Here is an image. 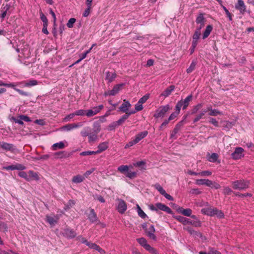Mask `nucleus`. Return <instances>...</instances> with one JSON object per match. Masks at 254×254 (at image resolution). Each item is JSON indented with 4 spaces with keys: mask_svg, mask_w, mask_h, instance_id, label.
<instances>
[{
    "mask_svg": "<svg viewBox=\"0 0 254 254\" xmlns=\"http://www.w3.org/2000/svg\"><path fill=\"white\" fill-rule=\"evenodd\" d=\"M232 185L234 190H242L249 188L250 182L248 180L240 179L232 182Z\"/></svg>",
    "mask_w": 254,
    "mask_h": 254,
    "instance_id": "f257e3e1",
    "label": "nucleus"
},
{
    "mask_svg": "<svg viewBox=\"0 0 254 254\" xmlns=\"http://www.w3.org/2000/svg\"><path fill=\"white\" fill-rule=\"evenodd\" d=\"M125 85V84L123 83L115 85L112 90L105 92L104 96L105 97H107L116 95L120 90H122Z\"/></svg>",
    "mask_w": 254,
    "mask_h": 254,
    "instance_id": "f03ea898",
    "label": "nucleus"
},
{
    "mask_svg": "<svg viewBox=\"0 0 254 254\" xmlns=\"http://www.w3.org/2000/svg\"><path fill=\"white\" fill-rule=\"evenodd\" d=\"M170 109V107L169 105L160 106L157 110H156L155 113L154 114L153 117L155 118H163L165 116V114Z\"/></svg>",
    "mask_w": 254,
    "mask_h": 254,
    "instance_id": "7ed1b4c3",
    "label": "nucleus"
},
{
    "mask_svg": "<svg viewBox=\"0 0 254 254\" xmlns=\"http://www.w3.org/2000/svg\"><path fill=\"white\" fill-rule=\"evenodd\" d=\"M0 148L4 151H10L12 153L14 152L17 150L14 144L3 141H0Z\"/></svg>",
    "mask_w": 254,
    "mask_h": 254,
    "instance_id": "20e7f679",
    "label": "nucleus"
},
{
    "mask_svg": "<svg viewBox=\"0 0 254 254\" xmlns=\"http://www.w3.org/2000/svg\"><path fill=\"white\" fill-rule=\"evenodd\" d=\"M244 150L243 148L236 147L235 151L231 154V157L234 160L240 159L244 156Z\"/></svg>",
    "mask_w": 254,
    "mask_h": 254,
    "instance_id": "39448f33",
    "label": "nucleus"
},
{
    "mask_svg": "<svg viewBox=\"0 0 254 254\" xmlns=\"http://www.w3.org/2000/svg\"><path fill=\"white\" fill-rule=\"evenodd\" d=\"M235 8L239 10L242 14L246 12V6L243 0H238L237 2L235 4Z\"/></svg>",
    "mask_w": 254,
    "mask_h": 254,
    "instance_id": "423d86ee",
    "label": "nucleus"
},
{
    "mask_svg": "<svg viewBox=\"0 0 254 254\" xmlns=\"http://www.w3.org/2000/svg\"><path fill=\"white\" fill-rule=\"evenodd\" d=\"M63 234L64 237L68 239H72L76 236L75 231L69 228L64 229Z\"/></svg>",
    "mask_w": 254,
    "mask_h": 254,
    "instance_id": "0eeeda50",
    "label": "nucleus"
},
{
    "mask_svg": "<svg viewBox=\"0 0 254 254\" xmlns=\"http://www.w3.org/2000/svg\"><path fill=\"white\" fill-rule=\"evenodd\" d=\"M119 201L117 210L120 213L123 214L127 209V205L126 202L122 199H120Z\"/></svg>",
    "mask_w": 254,
    "mask_h": 254,
    "instance_id": "6e6552de",
    "label": "nucleus"
},
{
    "mask_svg": "<svg viewBox=\"0 0 254 254\" xmlns=\"http://www.w3.org/2000/svg\"><path fill=\"white\" fill-rule=\"evenodd\" d=\"M155 205L157 207V210H160L164 211L168 214H173V211H172L171 208L162 203H157L155 204Z\"/></svg>",
    "mask_w": 254,
    "mask_h": 254,
    "instance_id": "1a4fd4ad",
    "label": "nucleus"
},
{
    "mask_svg": "<svg viewBox=\"0 0 254 254\" xmlns=\"http://www.w3.org/2000/svg\"><path fill=\"white\" fill-rule=\"evenodd\" d=\"M192 94H190L184 100H181L179 101L183 106V110H186L187 109L190 104V102L192 100Z\"/></svg>",
    "mask_w": 254,
    "mask_h": 254,
    "instance_id": "9d476101",
    "label": "nucleus"
},
{
    "mask_svg": "<svg viewBox=\"0 0 254 254\" xmlns=\"http://www.w3.org/2000/svg\"><path fill=\"white\" fill-rule=\"evenodd\" d=\"M88 219L91 223H95L98 220L97 214L93 209L90 210V213L88 215Z\"/></svg>",
    "mask_w": 254,
    "mask_h": 254,
    "instance_id": "9b49d317",
    "label": "nucleus"
},
{
    "mask_svg": "<svg viewBox=\"0 0 254 254\" xmlns=\"http://www.w3.org/2000/svg\"><path fill=\"white\" fill-rule=\"evenodd\" d=\"M155 229L154 226L151 225L149 227V229L147 230V232H146L145 233H146V235L149 238H150L154 241H156V237L154 234V233L155 232Z\"/></svg>",
    "mask_w": 254,
    "mask_h": 254,
    "instance_id": "f8f14e48",
    "label": "nucleus"
},
{
    "mask_svg": "<svg viewBox=\"0 0 254 254\" xmlns=\"http://www.w3.org/2000/svg\"><path fill=\"white\" fill-rule=\"evenodd\" d=\"M131 106L130 103L128 101L124 100V102L119 108V111L122 112H127Z\"/></svg>",
    "mask_w": 254,
    "mask_h": 254,
    "instance_id": "ddd939ff",
    "label": "nucleus"
},
{
    "mask_svg": "<svg viewBox=\"0 0 254 254\" xmlns=\"http://www.w3.org/2000/svg\"><path fill=\"white\" fill-rule=\"evenodd\" d=\"M117 75L116 72L112 73L110 71L106 72L105 79L108 81V83L112 82L117 77Z\"/></svg>",
    "mask_w": 254,
    "mask_h": 254,
    "instance_id": "4468645a",
    "label": "nucleus"
},
{
    "mask_svg": "<svg viewBox=\"0 0 254 254\" xmlns=\"http://www.w3.org/2000/svg\"><path fill=\"white\" fill-rule=\"evenodd\" d=\"M177 211L186 216H190L192 213V210L190 208L184 209L182 207H179Z\"/></svg>",
    "mask_w": 254,
    "mask_h": 254,
    "instance_id": "2eb2a0df",
    "label": "nucleus"
},
{
    "mask_svg": "<svg viewBox=\"0 0 254 254\" xmlns=\"http://www.w3.org/2000/svg\"><path fill=\"white\" fill-rule=\"evenodd\" d=\"M200 31H199V29H196L192 36V43L193 44V46H194L195 45H197L198 41L200 38Z\"/></svg>",
    "mask_w": 254,
    "mask_h": 254,
    "instance_id": "dca6fc26",
    "label": "nucleus"
},
{
    "mask_svg": "<svg viewBox=\"0 0 254 254\" xmlns=\"http://www.w3.org/2000/svg\"><path fill=\"white\" fill-rule=\"evenodd\" d=\"M202 214L210 216L215 215V208H204L201 210Z\"/></svg>",
    "mask_w": 254,
    "mask_h": 254,
    "instance_id": "f3484780",
    "label": "nucleus"
},
{
    "mask_svg": "<svg viewBox=\"0 0 254 254\" xmlns=\"http://www.w3.org/2000/svg\"><path fill=\"white\" fill-rule=\"evenodd\" d=\"M173 217L177 220L180 222L182 223L184 225H185L186 224H189L190 223H191L190 220L189 219L184 217L183 216L178 215V216H173Z\"/></svg>",
    "mask_w": 254,
    "mask_h": 254,
    "instance_id": "a211bd4d",
    "label": "nucleus"
},
{
    "mask_svg": "<svg viewBox=\"0 0 254 254\" xmlns=\"http://www.w3.org/2000/svg\"><path fill=\"white\" fill-rule=\"evenodd\" d=\"M175 86L174 85H170L168 87H167L160 95V96H164V97H167L169 96L171 92L174 90Z\"/></svg>",
    "mask_w": 254,
    "mask_h": 254,
    "instance_id": "6ab92c4d",
    "label": "nucleus"
},
{
    "mask_svg": "<svg viewBox=\"0 0 254 254\" xmlns=\"http://www.w3.org/2000/svg\"><path fill=\"white\" fill-rule=\"evenodd\" d=\"M196 184L197 185H206L207 187L210 186L211 185V181L208 179H198L196 181Z\"/></svg>",
    "mask_w": 254,
    "mask_h": 254,
    "instance_id": "aec40b11",
    "label": "nucleus"
},
{
    "mask_svg": "<svg viewBox=\"0 0 254 254\" xmlns=\"http://www.w3.org/2000/svg\"><path fill=\"white\" fill-rule=\"evenodd\" d=\"M79 126L76 124H67L61 127V129L63 130L70 131L73 128L79 127Z\"/></svg>",
    "mask_w": 254,
    "mask_h": 254,
    "instance_id": "412c9836",
    "label": "nucleus"
},
{
    "mask_svg": "<svg viewBox=\"0 0 254 254\" xmlns=\"http://www.w3.org/2000/svg\"><path fill=\"white\" fill-rule=\"evenodd\" d=\"M108 143L106 142H104L99 144V145L98 146V149L97 151H96L97 154L105 151L108 148Z\"/></svg>",
    "mask_w": 254,
    "mask_h": 254,
    "instance_id": "4be33fe9",
    "label": "nucleus"
},
{
    "mask_svg": "<svg viewBox=\"0 0 254 254\" xmlns=\"http://www.w3.org/2000/svg\"><path fill=\"white\" fill-rule=\"evenodd\" d=\"M148 133V132L146 130L140 132L136 135L134 139L135 141L138 143L140 140L146 137Z\"/></svg>",
    "mask_w": 254,
    "mask_h": 254,
    "instance_id": "5701e85b",
    "label": "nucleus"
},
{
    "mask_svg": "<svg viewBox=\"0 0 254 254\" xmlns=\"http://www.w3.org/2000/svg\"><path fill=\"white\" fill-rule=\"evenodd\" d=\"M213 29V26L212 25H208L206 26V28L204 31L202 35V39H205L207 38L210 35L211 32Z\"/></svg>",
    "mask_w": 254,
    "mask_h": 254,
    "instance_id": "b1692460",
    "label": "nucleus"
},
{
    "mask_svg": "<svg viewBox=\"0 0 254 254\" xmlns=\"http://www.w3.org/2000/svg\"><path fill=\"white\" fill-rule=\"evenodd\" d=\"M207 110L209 111L208 115L211 116H217L218 115H222L221 112L219 111L217 109H213L212 107H209L207 108Z\"/></svg>",
    "mask_w": 254,
    "mask_h": 254,
    "instance_id": "393cba45",
    "label": "nucleus"
},
{
    "mask_svg": "<svg viewBox=\"0 0 254 254\" xmlns=\"http://www.w3.org/2000/svg\"><path fill=\"white\" fill-rule=\"evenodd\" d=\"M84 180V177L81 175H78L72 178V181L73 183L78 184L82 182Z\"/></svg>",
    "mask_w": 254,
    "mask_h": 254,
    "instance_id": "a878e982",
    "label": "nucleus"
},
{
    "mask_svg": "<svg viewBox=\"0 0 254 254\" xmlns=\"http://www.w3.org/2000/svg\"><path fill=\"white\" fill-rule=\"evenodd\" d=\"M196 23L204 25L205 18L203 13H200L196 19Z\"/></svg>",
    "mask_w": 254,
    "mask_h": 254,
    "instance_id": "bb28decb",
    "label": "nucleus"
},
{
    "mask_svg": "<svg viewBox=\"0 0 254 254\" xmlns=\"http://www.w3.org/2000/svg\"><path fill=\"white\" fill-rule=\"evenodd\" d=\"M65 146L64 143L62 141L60 142L56 143L52 146L53 150H56L58 149H63Z\"/></svg>",
    "mask_w": 254,
    "mask_h": 254,
    "instance_id": "cd10ccee",
    "label": "nucleus"
},
{
    "mask_svg": "<svg viewBox=\"0 0 254 254\" xmlns=\"http://www.w3.org/2000/svg\"><path fill=\"white\" fill-rule=\"evenodd\" d=\"M28 176H29V177H30V181L32 179H34L36 181H37L39 179V176H38L37 173L36 172H34L33 171H29L28 172Z\"/></svg>",
    "mask_w": 254,
    "mask_h": 254,
    "instance_id": "c85d7f7f",
    "label": "nucleus"
},
{
    "mask_svg": "<svg viewBox=\"0 0 254 254\" xmlns=\"http://www.w3.org/2000/svg\"><path fill=\"white\" fill-rule=\"evenodd\" d=\"M196 65V62L193 61L190 64V66L187 69V72L188 73H190L192 72L195 68Z\"/></svg>",
    "mask_w": 254,
    "mask_h": 254,
    "instance_id": "c756f323",
    "label": "nucleus"
},
{
    "mask_svg": "<svg viewBox=\"0 0 254 254\" xmlns=\"http://www.w3.org/2000/svg\"><path fill=\"white\" fill-rule=\"evenodd\" d=\"M129 167L127 165H121L118 168V170L121 173L126 175V173L127 172Z\"/></svg>",
    "mask_w": 254,
    "mask_h": 254,
    "instance_id": "7c9ffc66",
    "label": "nucleus"
},
{
    "mask_svg": "<svg viewBox=\"0 0 254 254\" xmlns=\"http://www.w3.org/2000/svg\"><path fill=\"white\" fill-rule=\"evenodd\" d=\"M202 107V104L199 103L193 107V108L191 110V114L194 115L199 110H200Z\"/></svg>",
    "mask_w": 254,
    "mask_h": 254,
    "instance_id": "2f4dec72",
    "label": "nucleus"
},
{
    "mask_svg": "<svg viewBox=\"0 0 254 254\" xmlns=\"http://www.w3.org/2000/svg\"><path fill=\"white\" fill-rule=\"evenodd\" d=\"M93 129L94 131L97 133H98L100 130H101V126L100 122L99 121L95 122L93 123Z\"/></svg>",
    "mask_w": 254,
    "mask_h": 254,
    "instance_id": "473e14b6",
    "label": "nucleus"
},
{
    "mask_svg": "<svg viewBox=\"0 0 254 254\" xmlns=\"http://www.w3.org/2000/svg\"><path fill=\"white\" fill-rule=\"evenodd\" d=\"M126 176L130 179H132L136 177L137 173L136 172H131L128 170L127 173H126Z\"/></svg>",
    "mask_w": 254,
    "mask_h": 254,
    "instance_id": "72a5a7b5",
    "label": "nucleus"
},
{
    "mask_svg": "<svg viewBox=\"0 0 254 254\" xmlns=\"http://www.w3.org/2000/svg\"><path fill=\"white\" fill-rule=\"evenodd\" d=\"M136 241L144 248L148 244L146 240L143 237L137 239Z\"/></svg>",
    "mask_w": 254,
    "mask_h": 254,
    "instance_id": "f704fd0d",
    "label": "nucleus"
},
{
    "mask_svg": "<svg viewBox=\"0 0 254 254\" xmlns=\"http://www.w3.org/2000/svg\"><path fill=\"white\" fill-rule=\"evenodd\" d=\"M153 187L159 192V193L163 195L166 191L158 183H156L154 185Z\"/></svg>",
    "mask_w": 254,
    "mask_h": 254,
    "instance_id": "c9c22d12",
    "label": "nucleus"
},
{
    "mask_svg": "<svg viewBox=\"0 0 254 254\" xmlns=\"http://www.w3.org/2000/svg\"><path fill=\"white\" fill-rule=\"evenodd\" d=\"M18 175L20 177L25 179L27 181H30V177H29L28 174L25 172H19Z\"/></svg>",
    "mask_w": 254,
    "mask_h": 254,
    "instance_id": "e433bc0d",
    "label": "nucleus"
},
{
    "mask_svg": "<svg viewBox=\"0 0 254 254\" xmlns=\"http://www.w3.org/2000/svg\"><path fill=\"white\" fill-rule=\"evenodd\" d=\"M138 215L142 218H145L147 217L146 214L143 212L138 205H137Z\"/></svg>",
    "mask_w": 254,
    "mask_h": 254,
    "instance_id": "4c0bfd02",
    "label": "nucleus"
},
{
    "mask_svg": "<svg viewBox=\"0 0 254 254\" xmlns=\"http://www.w3.org/2000/svg\"><path fill=\"white\" fill-rule=\"evenodd\" d=\"M218 158V155L216 153H213L209 157L208 160L212 162H215Z\"/></svg>",
    "mask_w": 254,
    "mask_h": 254,
    "instance_id": "58836bf2",
    "label": "nucleus"
},
{
    "mask_svg": "<svg viewBox=\"0 0 254 254\" xmlns=\"http://www.w3.org/2000/svg\"><path fill=\"white\" fill-rule=\"evenodd\" d=\"M88 138H89V142H92L95 141L97 139V133H90L89 135L88 136Z\"/></svg>",
    "mask_w": 254,
    "mask_h": 254,
    "instance_id": "ea45409f",
    "label": "nucleus"
},
{
    "mask_svg": "<svg viewBox=\"0 0 254 254\" xmlns=\"http://www.w3.org/2000/svg\"><path fill=\"white\" fill-rule=\"evenodd\" d=\"M224 10L225 11L226 14L227 15V17L229 18V19L230 21H232V14L229 12L228 9L223 4L222 5H221Z\"/></svg>",
    "mask_w": 254,
    "mask_h": 254,
    "instance_id": "a19ab883",
    "label": "nucleus"
},
{
    "mask_svg": "<svg viewBox=\"0 0 254 254\" xmlns=\"http://www.w3.org/2000/svg\"><path fill=\"white\" fill-rule=\"evenodd\" d=\"M76 21V19L74 18H70L67 24H66V25L67 26L68 28H71L73 27V24Z\"/></svg>",
    "mask_w": 254,
    "mask_h": 254,
    "instance_id": "79ce46f5",
    "label": "nucleus"
},
{
    "mask_svg": "<svg viewBox=\"0 0 254 254\" xmlns=\"http://www.w3.org/2000/svg\"><path fill=\"white\" fill-rule=\"evenodd\" d=\"M134 166L138 167H141L142 169H145V162L143 161H138L134 164Z\"/></svg>",
    "mask_w": 254,
    "mask_h": 254,
    "instance_id": "37998d69",
    "label": "nucleus"
},
{
    "mask_svg": "<svg viewBox=\"0 0 254 254\" xmlns=\"http://www.w3.org/2000/svg\"><path fill=\"white\" fill-rule=\"evenodd\" d=\"M97 154L96 151H83L80 153L81 156H87V155H92Z\"/></svg>",
    "mask_w": 254,
    "mask_h": 254,
    "instance_id": "c03bdc74",
    "label": "nucleus"
},
{
    "mask_svg": "<svg viewBox=\"0 0 254 254\" xmlns=\"http://www.w3.org/2000/svg\"><path fill=\"white\" fill-rule=\"evenodd\" d=\"M150 96L149 94H146L143 97H142L138 101L139 103L143 104L149 99Z\"/></svg>",
    "mask_w": 254,
    "mask_h": 254,
    "instance_id": "a18cd8bd",
    "label": "nucleus"
},
{
    "mask_svg": "<svg viewBox=\"0 0 254 254\" xmlns=\"http://www.w3.org/2000/svg\"><path fill=\"white\" fill-rule=\"evenodd\" d=\"M215 215H217L219 218H223L224 217V214L221 210H219L216 208H215Z\"/></svg>",
    "mask_w": 254,
    "mask_h": 254,
    "instance_id": "49530a36",
    "label": "nucleus"
},
{
    "mask_svg": "<svg viewBox=\"0 0 254 254\" xmlns=\"http://www.w3.org/2000/svg\"><path fill=\"white\" fill-rule=\"evenodd\" d=\"M40 17L41 21L43 23V24H48V21L46 16L42 12L40 13Z\"/></svg>",
    "mask_w": 254,
    "mask_h": 254,
    "instance_id": "de8ad7c7",
    "label": "nucleus"
},
{
    "mask_svg": "<svg viewBox=\"0 0 254 254\" xmlns=\"http://www.w3.org/2000/svg\"><path fill=\"white\" fill-rule=\"evenodd\" d=\"M234 193L236 196H239V197H246V196L251 197L252 196V194L251 193H248V192L243 194V193H241L239 192H234Z\"/></svg>",
    "mask_w": 254,
    "mask_h": 254,
    "instance_id": "09e8293b",
    "label": "nucleus"
},
{
    "mask_svg": "<svg viewBox=\"0 0 254 254\" xmlns=\"http://www.w3.org/2000/svg\"><path fill=\"white\" fill-rule=\"evenodd\" d=\"M203 113H199V114H197L195 116V117L194 118L193 120V123H195L199 121L200 119L203 118Z\"/></svg>",
    "mask_w": 254,
    "mask_h": 254,
    "instance_id": "8fccbe9b",
    "label": "nucleus"
},
{
    "mask_svg": "<svg viewBox=\"0 0 254 254\" xmlns=\"http://www.w3.org/2000/svg\"><path fill=\"white\" fill-rule=\"evenodd\" d=\"M182 107L183 108V106L181 104V102L180 101H178L175 106V113L179 115L180 114V110Z\"/></svg>",
    "mask_w": 254,
    "mask_h": 254,
    "instance_id": "3c124183",
    "label": "nucleus"
},
{
    "mask_svg": "<svg viewBox=\"0 0 254 254\" xmlns=\"http://www.w3.org/2000/svg\"><path fill=\"white\" fill-rule=\"evenodd\" d=\"M46 218L47 221L51 225H54L55 223H57L56 220L53 217L47 216Z\"/></svg>",
    "mask_w": 254,
    "mask_h": 254,
    "instance_id": "603ef678",
    "label": "nucleus"
},
{
    "mask_svg": "<svg viewBox=\"0 0 254 254\" xmlns=\"http://www.w3.org/2000/svg\"><path fill=\"white\" fill-rule=\"evenodd\" d=\"M104 108L103 105H100L98 106L94 107L93 108V110L95 115L99 113Z\"/></svg>",
    "mask_w": 254,
    "mask_h": 254,
    "instance_id": "864d4df0",
    "label": "nucleus"
},
{
    "mask_svg": "<svg viewBox=\"0 0 254 254\" xmlns=\"http://www.w3.org/2000/svg\"><path fill=\"white\" fill-rule=\"evenodd\" d=\"M75 204V201L73 200H69L67 203L65 205L64 209L67 210Z\"/></svg>",
    "mask_w": 254,
    "mask_h": 254,
    "instance_id": "5fc2aeb1",
    "label": "nucleus"
},
{
    "mask_svg": "<svg viewBox=\"0 0 254 254\" xmlns=\"http://www.w3.org/2000/svg\"><path fill=\"white\" fill-rule=\"evenodd\" d=\"M232 192H234L233 190L228 187H224L223 189V193L225 195H230Z\"/></svg>",
    "mask_w": 254,
    "mask_h": 254,
    "instance_id": "6e6d98bb",
    "label": "nucleus"
},
{
    "mask_svg": "<svg viewBox=\"0 0 254 254\" xmlns=\"http://www.w3.org/2000/svg\"><path fill=\"white\" fill-rule=\"evenodd\" d=\"M117 122H113L108 126V130H114L117 127H118Z\"/></svg>",
    "mask_w": 254,
    "mask_h": 254,
    "instance_id": "4d7b16f0",
    "label": "nucleus"
},
{
    "mask_svg": "<svg viewBox=\"0 0 254 254\" xmlns=\"http://www.w3.org/2000/svg\"><path fill=\"white\" fill-rule=\"evenodd\" d=\"M38 81L36 80H30L25 83L26 86H34L38 84Z\"/></svg>",
    "mask_w": 254,
    "mask_h": 254,
    "instance_id": "13d9d810",
    "label": "nucleus"
},
{
    "mask_svg": "<svg viewBox=\"0 0 254 254\" xmlns=\"http://www.w3.org/2000/svg\"><path fill=\"white\" fill-rule=\"evenodd\" d=\"M75 116H84L86 115V110L81 109L76 111L74 112Z\"/></svg>",
    "mask_w": 254,
    "mask_h": 254,
    "instance_id": "bf43d9fd",
    "label": "nucleus"
},
{
    "mask_svg": "<svg viewBox=\"0 0 254 254\" xmlns=\"http://www.w3.org/2000/svg\"><path fill=\"white\" fill-rule=\"evenodd\" d=\"M14 89L17 91L19 94H20V95H23V96H28L29 95V93L27 92H25L23 90H21L19 89H18V88H14Z\"/></svg>",
    "mask_w": 254,
    "mask_h": 254,
    "instance_id": "052dcab7",
    "label": "nucleus"
},
{
    "mask_svg": "<svg viewBox=\"0 0 254 254\" xmlns=\"http://www.w3.org/2000/svg\"><path fill=\"white\" fill-rule=\"evenodd\" d=\"M209 122L215 127H218L219 126L218 122L214 118H210Z\"/></svg>",
    "mask_w": 254,
    "mask_h": 254,
    "instance_id": "680f3d73",
    "label": "nucleus"
},
{
    "mask_svg": "<svg viewBox=\"0 0 254 254\" xmlns=\"http://www.w3.org/2000/svg\"><path fill=\"white\" fill-rule=\"evenodd\" d=\"M209 187L211 188H214L215 189H219L221 188L220 185L215 182H213L211 181V185Z\"/></svg>",
    "mask_w": 254,
    "mask_h": 254,
    "instance_id": "e2e57ef3",
    "label": "nucleus"
},
{
    "mask_svg": "<svg viewBox=\"0 0 254 254\" xmlns=\"http://www.w3.org/2000/svg\"><path fill=\"white\" fill-rule=\"evenodd\" d=\"M211 174V172L209 171H203L201 172H199V175L201 176H209Z\"/></svg>",
    "mask_w": 254,
    "mask_h": 254,
    "instance_id": "0e129e2a",
    "label": "nucleus"
},
{
    "mask_svg": "<svg viewBox=\"0 0 254 254\" xmlns=\"http://www.w3.org/2000/svg\"><path fill=\"white\" fill-rule=\"evenodd\" d=\"M187 115H185L184 116V119L180 122H179L175 126L178 128L181 129V127L183 126L184 124V120L186 119Z\"/></svg>",
    "mask_w": 254,
    "mask_h": 254,
    "instance_id": "69168bd1",
    "label": "nucleus"
},
{
    "mask_svg": "<svg viewBox=\"0 0 254 254\" xmlns=\"http://www.w3.org/2000/svg\"><path fill=\"white\" fill-rule=\"evenodd\" d=\"M25 169L26 167L22 164H16L15 165V170L22 171L25 170Z\"/></svg>",
    "mask_w": 254,
    "mask_h": 254,
    "instance_id": "338daca9",
    "label": "nucleus"
},
{
    "mask_svg": "<svg viewBox=\"0 0 254 254\" xmlns=\"http://www.w3.org/2000/svg\"><path fill=\"white\" fill-rule=\"evenodd\" d=\"M18 118L26 122H29L31 121L29 117L25 115H20Z\"/></svg>",
    "mask_w": 254,
    "mask_h": 254,
    "instance_id": "774afa93",
    "label": "nucleus"
}]
</instances>
